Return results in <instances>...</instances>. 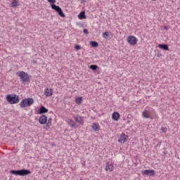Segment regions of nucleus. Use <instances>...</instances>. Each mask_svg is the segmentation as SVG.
Segmentation results:
<instances>
[{
  "label": "nucleus",
  "mask_w": 180,
  "mask_h": 180,
  "mask_svg": "<svg viewBox=\"0 0 180 180\" xmlns=\"http://www.w3.org/2000/svg\"><path fill=\"white\" fill-rule=\"evenodd\" d=\"M6 101L11 105L19 103V96L16 94H8L6 96Z\"/></svg>",
  "instance_id": "nucleus-1"
},
{
  "label": "nucleus",
  "mask_w": 180,
  "mask_h": 180,
  "mask_svg": "<svg viewBox=\"0 0 180 180\" xmlns=\"http://www.w3.org/2000/svg\"><path fill=\"white\" fill-rule=\"evenodd\" d=\"M11 174L13 175H19L20 176H26V175H29V174H32V172L29 169H22L20 170H11Z\"/></svg>",
  "instance_id": "nucleus-2"
},
{
  "label": "nucleus",
  "mask_w": 180,
  "mask_h": 180,
  "mask_svg": "<svg viewBox=\"0 0 180 180\" xmlns=\"http://www.w3.org/2000/svg\"><path fill=\"white\" fill-rule=\"evenodd\" d=\"M34 103V100L32 98L22 99L20 103V108H29V106H32V105Z\"/></svg>",
  "instance_id": "nucleus-3"
},
{
  "label": "nucleus",
  "mask_w": 180,
  "mask_h": 180,
  "mask_svg": "<svg viewBox=\"0 0 180 180\" xmlns=\"http://www.w3.org/2000/svg\"><path fill=\"white\" fill-rule=\"evenodd\" d=\"M18 76L20 78V81L21 82H29L30 81V79L29 77V75L27 73L25 72L24 71H20L19 72H17Z\"/></svg>",
  "instance_id": "nucleus-4"
},
{
  "label": "nucleus",
  "mask_w": 180,
  "mask_h": 180,
  "mask_svg": "<svg viewBox=\"0 0 180 180\" xmlns=\"http://www.w3.org/2000/svg\"><path fill=\"white\" fill-rule=\"evenodd\" d=\"M51 7L53 11H56L57 13L60 16L61 18H65V14H64V12H63V9H61L60 6H58L56 4H51Z\"/></svg>",
  "instance_id": "nucleus-5"
},
{
  "label": "nucleus",
  "mask_w": 180,
  "mask_h": 180,
  "mask_svg": "<svg viewBox=\"0 0 180 180\" xmlns=\"http://www.w3.org/2000/svg\"><path fill=\"white\" fill-rule=\"evenodd\" d=\"M127 41L131 46H135V44H137V38L134 36H129L127 39Z\"/></svg>",
  "instance_id": "nucleus-6"
},
{
  "label": "nucleus",
  "mask_w": 180,
  "mask_h": 180,
  "mask_svg": "<svg viewBox=\"0 0 180 180\" xmlns=\"http://www.w3.org/2000/svg\"><path fill=\"white\" fill-rule=\"evenodd\" d=\"M129 136L124 134H122L120 136V139L118 140V142L120 143L121 144H124L126 141H127V138Z\"/></svg>",
  "instance_id": "nucleus-7"
},
{
  "label": "nucleus",
  "mask_w": 180,
  "mask_h": 180,
  "mask_svg": "<svg viewBox=\"0 0 180 180\" xmlns=\"http://www.w3.org/2000/svg\"><path fill=\"white\" fill-rule=\"evenodd\" d=\"M39 122L40 124H46L47 123V116H46L45 115H41L39 118Z\"/></svg>",
  "instance_id": "nucleus-8"
},
{
  "label": "nucleus",
  "mask_w": 180,
  "mask_h": 180,
  "mask_svg": "<svg viewBox=\"0 0 180 180\" xmlns=\"http://www.w3.org/2000/svg\"><path fill=\"white\" fill-rule=\"evenodd\" d=\"M150 115H151V112H150V110L147 109L144 110L142 112V117H143L144 119H149Z\"/></svg>",
  "instance_id": "nucleus-9"
},
{
  "label": "nucleus",
  "mask_w": 180,
  "mask_h": 180,
  "mask_svg": "<svg viewBox=\"0 0 180 180\" xmlns=\"http://www.w3.org/2000/svg\"><path fill=\"white\" fill-rule=\"evenodd\" d=\"M142 174H143V175H148L149 176H153V175H154L155 174V172L153 169H147L145 170L142 172Z\"/></svg>",
  "instance_id": "nucleus-10"
},
{
  "label": "nucleus",
  "mask_w": 180,
  "mask_h": 180,
  "mask_svg": "<svg viewBox=\"0 0 180 180\" xmlns=\"http://www.w3.org/2000/svg\"><path fill=\"white\" fill-rule=\"evenodd\" d=\"M112 120L117 122V120H119V119H120V114L117 112H113L112 115Z\"/></svg>",
  "instance_id": "nucleus-11"
},
{
  "label": "nucleus",
  "mask_w": 180,
  "mask_h": 180,
  "mask_svg": "<svg viewBox=\"0 0 180 180\" xmlns=\"http://www.w3.org/2000/svg\"><path fill=\"white\" fill-rule=\"evenodd\" d=\"M47 112H49V110L43 105H41L39 109V115H43L44 113H47Z\"/></svg>",
  "instance_id": "nucleus-12"
},
{
  "label": "nucleus",
  "mask_w": 180,
  "mask_h": 180,
  "mask_svg": "<svg viewBox=\"0 0 180 180\" xmlns=\"http://www.w3.org/2000/svg\"><path fill=\"white\" fill-rule=\"evenodd\" d=\"M91 128L93 129V130H94V131H99L101 130V127L98 123H94L91 125Z\"/></svg>",
  "instance_id": "nucleus-13"
},
{
  "label": "nucleus",
  "mask_w": 180,
  "mask_h": 180,
  "mask_svg": "<svg viewBox=\"0 0 180 180\" xmlns=\"http://www.w3.org/2000/svg\"><path fill=\"white\" fill-rule=\"evenodd\" d=\"M159 49H161L162 50H165V51H169V48L168 47L167 44H160L158 45Z\"/></svg>",
  "instance_id": "nucleus-14"
},
{
  "label": "nucleus",
  "mask_w": 180,
  "mask_h": 180,
  "mask_svg": "<svg viewBox=\"0 0 180 180\" xmlns=\"http://www.w3.org/2000/svg\"><path fill=\"white\" fill-rule=\"evenodd\" d=\"M75 120L79 124H84V119L82 118V117L76 116L75 117Z\"/></svg>",
  "instance_id": "nucleus-15"
},
{
  "label": "nucleus",
  "mask_w": 180,
  "mask_h": 180,
  "mask_svg": "<svg viewBox=\"0 0 180 180\" xmlns=\"http://www.w3.org/2000/svg\"><path fill=\"white\" fill-rule=\"evenodd\" d=\"M105 169L106 171H109V172H112V171H113V169H115V167H113V165L112 164H108L105 166Z\"/></svg>",
  "instance_id": "nucleus-16"
},
{
  "label": "nucleus",
  "mask_w": 180,
  "mask_h": 180,
  "mask_svg": "<svg viewBox=\"0 0 180 180\" xmlns=\"http://www.w3.org/2000/svg\"><path fill=\"white\" fill-rule=\"evenodd\" d=\"M45 95L46 96H51V95H53V89H46L45 90Z\"/></svg>",
  "instance_id": "nucleus-17"
},
{
  "label": "nucleus",
  "mask_w": 180,
  "mask_h": 180,
  "mask_svg": "<svg viewBox=\"0 0 180 180\" xmlns=\"http://www.w3.org/2000/svg\"><path fill=\"white\" fill-rule=\"evenodd\" d=\"M79 19H85L86 16L85 15V11H82L79 15H78Z\"/></svg>",
  "instance_id": "nucleus-18"
},
{
  "label": "nucleus",
  "mask_w": 180,
  "mask_h": 180,
  "mask_svg": "<svg viewBox=\"0 0 180 180\" xmlns=\"http://www.w3.org/2000/svg\"><path fill=\"white\" fill-rule=\"evenodd\" d=\"M68 123L69 126H70V127H75V122H74V120L70 119L68 120Z\"/></svg>",
  "instance_id": "nucleus-19"
},
{
  "label": "nucleus",
  "mask_w": 180,
  "mask_h": 180,
  "mask_svg": "<svg viewBox=\"0 0 180 180\" xmlns=\"http://www.w3.org/2000/svg\"><path fill=\"white\" fill-rule=\"evenodd\" d=\"M51 121H52L51 118L48 119V121H47L46 125V129H49V127H51Z\"/></svg>",
  "instance_id": "nucleus-20"
},
{
  "label": "nucleus",
  "mask_w": 180,
  "mask_h": 180,
  "mask_svg": "<svg viewBox=\"0 0 180 180\" xmlns=\"http://www.w3.org/2000/svg\"><path fill=\"white\" fill-rule=\"evenodd\" d=\"M90 44L91 47H98V46H99V44L96 41H91Z\"/></svg>",
  "instance_id": "nucleus-21"
},
{
  "label": "nucleus",
  "mask_w": 180,
  "mask_h": 180,
  "mask_svg": "<svg viewBox=\"0 0 180 180\" xmlns=\"http://www.w3.org/2000/svg\"><path fill=\"white\" fill-rule=\"evenodd\" d=\"M75 102L78 105H79L80 103H82V97H77V98H76Z\"/></svg>",
  "instance_id": "nucleus-22"
},
{
  "label": "nucleus",
  "mask_w": 180,
  "mask_h": 180,
  "mask_svg": "<svg viewBox=\"0 0 180 180\" xmlns=\"http://www.w3.org/2000/svg\"><path fill=\"white\" fill-rule=\"evenodd\" d=\"M19 5V4L18 3V1L13 0V1L11 3V8H16V6H18Z\"/></svg>",
  "instance_id": "nucleus-23"
},
{
  "label": "nucleus",
  "mask_w": 180,
  "mask_h": 180,
  "mask_svg": "<svg viewBox=\"0 0 180 180\" xmlns=\"http://www.w3.org/2000/svg\"><path fill=\"white\" fill-rule=\"evenodd\" d=\"M89 68H90L91 70H93V71H96V70H97V68H98V65H91L89 66Z\"/></svg>",
  "instance_id": "nucleus-24"
},
{
  "label": "nucleus",
  "mask_w": 180,
  "mask_h": 180,
  "mask_svg": "<svg viewBox=\"0 0 180 180\" xmlns=\"http://www.w3.org/2000/svg\"><path fill=\"white\" fill-rule=\"evenodd\" d=\"M103 39H108V37H109V32H103Z\"/></svg>",
  "instance_id": "nucleus-25"
},
{
  "label": "nucleus",
  "mask_w": 180,
  "mask_h": 180,
  "mask_svg": "<svg viewBox=\"0 0 180 180\" xmlns=\"http://www.w3.org/2000/svg\"><path fill=\"white\" fill-rule=\"evenodd\" d=\"M162 131L163 133H167V131H168V129H167V127H162Z\"/></svg>",
  "instance_id": "nucleus-26"
},
{
  "label": "nucleus",
  "mask_w": 180,
  "mask_h": 180,
  "mask_svg": "<svg viewBox=\"0 0 180 180\" xmlns=\"http://www.w3.org/2000/svg\"><path fill=\"white\" fill-rule=\"evenodd\" d=\"M49 4H51V5H54V3L56 2V0H47Z\"/></svg>",
  "instance_id": "nucleus-27"
},
{
  "label": "nucleus",
  "mask_w": 180,
  "mask_h": 180,
  "mask_svg": "<svg viewBox=\"0 0 180 180\" xmlns=\"http://www.w3.org/2000/svg\"><path fill=\"white\" fill-rule=\"evenodd\" d=\"M83 33H84V34H89V32L86 29H84Z\"/></svg>",
  "instance_id": "nucleus-28"
},
{
  "label": "nucleus",
  "mask_w": 180,
  "mask_h": 180,
  "mask_svg": "<svg viewBox=\"0 0 180 180\" xmlns=\"http://www.w3.org/2000/svg\"><path fill=\"white\" fill-rule=\"evenodd\" d=\"M75 49L76 50H81V46H80V45H76V46H75Z\"/></svg>",
  "instance_id": "nucleus-29"
},
{
  "label": "nucleus",
  "mask_w": 180,
  "mask_h": 180,
  "mask_svg": "<svg viewBox=\"0 0 180 180\" xmlns=\"http://www.w3.org/2000/svg\"><path fill=\"white\" fill-rule=\"evenodd\" d=\"M165 29H167V26L165 27Z\"/></svg>",
  "instance_id": "nucleus-30"
},
{
  "label": "nucleus",
  "mask_w": 180,
  "mask_h": 180,
  "mask_svg": "<svg viewBox=\"0 0 180 180\" xmlns=\"http://www.w3.org/2000/svg\"><path fill=\"white\" fill-rule=\"evenodd\" d=\"M152 1H157V0H152Z\"/></svg>",
  "instance_id": "nucleus-31"
},
{
  "label": "nucleus",
  "mask_w": 180,
  "mask_h": 180,
  "mask_svg": "<svg viewBox=\"0 0 180 180\" xmlns=\"http://www.w3.org/2000/svg\"><path fill=\"white\" fill-rule=\"evenodd\" d=\"M80 180H82V179H80Z\"/></svg>",
  "instance_id": "nucleus-32"
}]
</instances>
